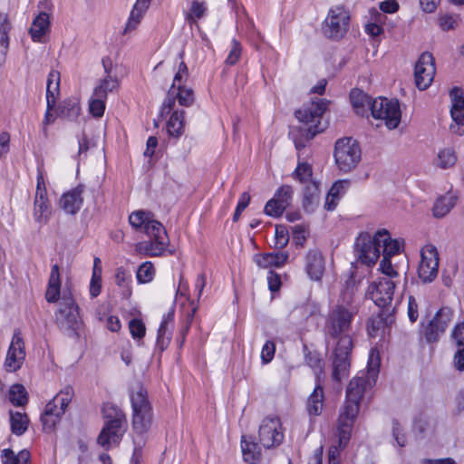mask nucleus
<instances>
[{"mask_svg": "<svg viewBox=\"0 0 464 464\" xmlns=\"http://www.w3.org/2000/svg\"><path fill=\"white\" fill-rule=\"evenodd\" d=\"M358 308L352 299L346 304L334 305L327 314L324 331L326 338L338 339L334 352L332 378L340 382L348 375L350 369V354L353 350V340L349 335Z\"/></svg>", "mask_w": 464, "mask_h": 464, "instance_id": "1", "label": "nucleus"}, {"mask_svg": "<svg viewBox=\"0 0 464 464\" xmlns=\"http://www.w3.org/2000/svg\"><path fill=\"white\" fill-rule=\"evenodd\" d=\"M380 357L376 349L370 351L366 371L359 372L346 388V400L338 417L340 446L348 444L355 418L359 412L363 394L376 382L379 374Z\"/></svg>", "mask_w": 464, "mask_h": 464, "instance_id": "2", "label": "nucleus"}, {"mask_svg": "<svg viewBox=\"0 0 464 464\" xmlns=\"http://www.w3.org/2000/svg\"><path fill=\"white\" fill-rule=\"evenodd\" d=\"M328 103L325 99L316 98L311 102L304 104L302 108L295 111V117L304 124L302 127L293 128L289 132V136L292 137L297 150L304 149L306 141L312 140L326 128V124L322 122V117L327 109Z\"/></svg>", "mask_w": 464, "mask_h": 464, "instance_id": "3", "label": "nucleus"}, {"mask_svg": "<svg viewBox=\"0 0 464 464\" xmlns=\"http://www.w3.org/2000/svg\"><path fill=\"white\" fill-rule=\"evenodd\" d=\"M390 241L394 239L385 228L377 230L373 237L368 232L361 233L355 241L354 252L357 260L368 266L374 265L380 257L381 251L383 253L385 245H390Z\"/></svg>", "mask_w": 464, "mask_h": 464, "instance_id": "4", "label": "nucleus"}, {"mask_svg": "<svg viewBox=\"0 0 464 464\" xmlns=\"http://www.w3.org/2000/svg\"><path fill=\"white\" fill-rule=\"evenodd\" d=\"M74 395L72 386L64 387L51 400L41 415V421L45 431H52L64 414Z\"/></svg>", "mask_w": 464, "mask_h": 464, "instance_id": "5", "label": "nucleus"}, {"mask_svg": "<svg viewBox=\"0 0 464 464\" xmlns=\"http://www.w3.org/2000/svg\"><path fill=\"white\" fill-rule=\"evenodd\" d=\"M130 401L133 430L139 434H143L150 430L152 423V411L147 391L140 387L136 392H132Z\"/></svg>", "mask_w": 464, "mask_h": 464, "instance_id": "6", "label": "nucleus"}, {"mask_svg": "<svg viewBox=\"0 0 464 464\" xmlns=\"http://www.w3.org/2000/svg\"><path fill=\"white\" fill-rule=\"evenodd\" d=\"M359 143L352 138L339 139L334 146V160L338 169L343 172L353 169L361 160Z\"/></svg>", "mask_w": 464, "mask_h": 464, "instance_id": "7", "label": "nucleus"}, {"mask_svg": "<svg viewBox=\"0 0 464 464\" xmlns=\"http://www.w3.org/2000/svg\"><path fill=\"white\" fill-rule=\"evenodd\" d=\"M114 415L110 416L107 420L98 436V443L108 450L112 445L120 443L124 432L126 425V417L124 413L120 411L113 409Z\"/></svg>", "mask_w": 464, "mask_h": 464, "instance_id": "8", "label": "nucleus"}, {"mask_svg": "<svg viewBox=\"0 0 464 464\" xmlns=\"http://www.w3.org/2000/svg\"><path fill=\"white\" fill-rule=\"evenodd\" d=\"M58 326L64 331L76 332L82 322L79 315V306L69 294L63 296L61 307L55 314Z\"/></svg>", "mask_w": 464, "mask_h": 464, "instance_id": "9", "label": "nucleus"}, {"mask_svg": "<svg viewBox=\"0 0 464 464\" xmlns=\"http://www.w3.org/2000/svg\"><path fill=\"white\" fill-rule=\"evenodd\" d=\"M371 113L373 118L385 121L388 129H396L401 121V109L397 100L377 98L373 100Z\"/></svg>", "mask_w": 464, "mask_h": 464, "instance_id": "10", "label": "nucleus"}, {"mask_svg": "<svg viewBox=\"0 0 464 464\" xmlns=\"http://www.w3.org/2000/svg\"><path fill=\"white\" fill-rule=\"evenodd\" d=\"M349 14L342 6L331 8L323 24L324 35L331 39L342 38L348 30Z\"/></svg>", "mask_w": 464, "mask_h": 464, "instance_id": "11", "label": "nucleus"}, {"mask_svg": "<svg viewBox=\"0 0 464 464\" xmlns=\"http://www.w3.org/2000/svg\"><path fill=\"white\" fill-rule=\"evenodd\" d=\"M394 288L395 282L382 277L370 285L368 294L376 305L382 309L389 307L394 312L395 305L392 304Z\"/></svg>", "mask_w": 464, "mask_h": 464, "instance_id": "12", "label": "nucleus"}, {"mask_svg": "<svg viewBox=\"0 0 464 464\" xmlns=\"http://www.w3.org/2000/svg\"><path fill=\"white\" fill-rule=\"evenodd\" d=\"M439 270V253L435 246L425 245L420 250V263L418 268L420 279L430 283L435 279Z\"/></svg>", "mask_w": 464, "mask_h": 464, "instance_id": "13", "label": "nucleus"}, {"mask_svg": "<svg viewBox=\"0 0 464 464\" xmlns=\"http://www.w3.org/2000/svg\"><path fill=\"white\" fill-rule=\"evenodd\" d=\"M259 441L266 449L276 447L283 442L284 434L281 421L276 417H267L259 427Z\"/></svg>", "mask_w": 464, "mask_h": 464, "instance_id": "14", "label": "nucleus"}, {"mask_svg": "<svg viewBox=\"0 0 464 464\" xmlns=\"http://www.w3.org/2000/svg\"><path fill=\"white\" fill-rule=\"evenodd\" d=\"M436 72L434 58L430 53H423L415 64L414 78L416 86L423 91L432 82Z\"/></svg>", "mask_w": 464, "mask_h": 464, "instance_id": "15", "label": "nucleus"}, {"mask_svg": "<svg viewBox=\"0 0 464 464\" xmlns=\"http://www.w3.org/2000/svg\"><path fill=\"white\" fill-rule=\"evenodd\" d=\"M294 190L289 185L281 186L275 193L273 198L265 206V213L267 216L278 218L291 205Z\"/></svg>", "mask_w": 464, "mask_h": 464, "instance_id": "16", "label": "nucleus"}, {"mask_svg": "<svg viewBox=\"0 0 464 464\" xmlns=\"http://www.w3.org/2000/svg\"><path fill=\"white\" fill-rule=\"evenodd\" d=\"M451 100L450 115L454 124L450 125V130L458 135L464 134V96L459 87H453L450 92Z\"/></svg>", "mask_w": 464, "mask_h": 464, "instance_id": "17", "label": "nucleus"}, {"mask_svg": "<svg viewBox=\"0 0 464 464\" xmlns=\"http://www.w3.org/2000/svg\"><path fill=\"white\" fill-rule=\"evenodd\" d=\"M25 358L24 344L23 338L18 334H14L9 346L5 368L7 372H13L21 368Z\"/></svg>", "mask_w": 464, "mask_h": 464, "instance_id": "18", "label": "nucleus"}, {"mask_svg": "<svg viewBox=\"0 0 464 464\" xmlns=\"http://www.w3.org/2000/svg\"><path fill=\"white\" fill-rule=\"evenodd\" d=\"M83 186L79 185L76 188L64 192L60 200L59 207L67 214L75 215L81 209L83 203Z\"/></svg>", "mask_w": 464, "mask_h": 464, "instance_id": "19", "label": "nucleus"}, {"mask_svg": "<svg viewBox=\"0 0 464 464\" xmlns=\"http://www.w3.org/2000/svg\"><path fill=\"white\" fill-rule=\"evenodd\" d=\"M393 309H382L377 315L371 317L367 324L370 337H376L384 333L386 327L392 324Z\"/></svg>", "mask_w": 464, "mask_h": 464, "instance_id": "20", "label": "nucleus"}, {"mask_svg": "<svg viewBox=\"0 0 464 464\" xmlns=\"http://www.w3.org/2000/svg\"><path fill=\"white\" fill-rule=\"evenodd\" d=\"M188 77V69L187 64L181 61L179 64V68L177 72L174 75L173 83L170 86L168 96L164 100L162 107H161V114H168L174 107L175 105V99L171 97V94L174 93V89L176 86L182 84L187 81Z\"/></svg>", "mask_w": 464, "mask_h": 464, "instance_id": "21", "label": "nucleus"}, {"mask_svg": "<svg viewBox=\"0 0 464 464\" xmlns=\"http://www.w3.org/2000/svg\"><path fill=\"white\" fill-rule=\"evenodd\" d=\"M401 250V241L399 239H394V241H390V245L386 246L383 249L382 259L380 263V270L385 276H387L388 279L392 280V278L398 277L399 274L392 266L391 263V256L398 254Z\"/></svg>", "mask_w": 464, "mask_h": 464, "instance_id": "22", "label": "nucleus"}, {"mask_svg": "<svg viewBox=\"0 0 464 464\" xmlns=\"http://www.w3.org/2000/svg\"><path fill=\"white\" fill-rule=\"evenodd\" d=\"M168 245L169 238L163 239L158 237V238H150L148 241L136 244L135 250L143 256H159L162 255Z\"/></svg>", "mask_w": 464, "mask_h": 464, "instance_id": "23", "label": "nucleus"}, {"mask_svg": "<svg viewBox=\"0 0 464 464\" xmlns=\"http://www.w3.org/2000/svg\"><path fill=\"white\" fill-rule=\"evenodd\" d=\"M305 269L312 280L321 279L324 271V264L320 251L313 249L307 253Z\"/></svg>", "mask_w": 464, "mask_h": 464, "instance_id": "24", "label": "nucleus"}, {"mask_svg": "<svg viewBox=\"0 0 464 464\" xmlns=\"http://www.w3.org/2000/svg\"><path fill=\"white\" fill-rule=\"evenodd\" d=\"M52 215V208L47 196L43 193L34 197L33 217L40 225L47 224Z\"/></svg>", "mask_w": 464, "mask_h": 464, "instance_id": "25", "label": "nucleus"}, {"mask_svg": "<svg viewBox=\"0 0 464 464\" xmlns=\"http://www.w3.org/2000/svg\"><path fill=\"white\" fill-rule=\"evenodd\" d=\"M50 31V17L46 12H40L34 19L29 34L34 42H43L44 36Z\"/></svg>", "mask_w": 464, "mask_h": 464, "instance_id": "26", "label": "nucleus"}, {"mask_svg": "<svg viewBox=\"0 0 464 464\" xmlns=\"http://www.w3.org/2000/svg\"><path fill=\"white\" fill-rule=\"evenodd\" d=\"M151 0H137L124 28L123 34H126L137 28L140 24L143 14L149 8Z\"/></svg>", "mask_w": 464, "mask_h": 464, "instance_id": "27", "label": "nucleus"}, {"mask_svg": "<svg viewBox=\"0 0 464 464\" xmlns=\"http://www.w3.org/2000/svg\"><path fill=\"white\" fill-rule=\"evenodd\" d=\"M349 185L350 182L347 179L334 182L326 196L324 208L327 210H334L341 197L346 192Z\"/></svg>", "mask_w": 464, "mask_h": 464, "instance_id": "28", "label": "nucleus"}, {"mask_svg": "<svg viewBox=\"0 0 464 464\" xmlns=\"http://www.w3.org/2000/svg\"><path fill=\"white\" fill-rule=\"evenodd\" d=\"M350 100L357 114L363 116L368 111H372L373 100L362 91L353 90L350 93Z\"/></svg>", "mask_w": 464, "mask_h": 464, "instance_id": "29", "label": "nucleus"}, {"mask_svg": "<svg viewBox=\"0 0 464 464\" xmlns=\"http://www.w3.org/2000/svg\"><path fill=\"white\" fill-rule=\"evenodd\" d=\"M61 289V280L59 266L57 264L53 265L51 269V274L48 281V287L45 293V298L48 303H55L59 300Z\"/></svg>", "mask_w": 464, "mask_h": 464, "instance_id": "30", "label": "nucleus"}, {"mask_svg": "<svg viewBox=\"0 0 464 464\" xmlns=\"http://www.w3.org/2000/svg\"><path fill=\"white\" fill-rule=\"evenodd\" d=\"M288 254L282 252L267 253L256 257V262L259 267H280L285 264Z\"/></svg>", "mask_w": 464, "mask_h": 464, "instance_id": "31", "label": "nucleus"}, {"mask_svg": "<svg viewBox=\"0 0 464 464\" xmlns=\"http://www.w3.org/2000/svg\"><path fill=\"white\" fill-rule=\"evenodd\" d=\"M324 405V389L322 382H316L314 392L307 400V411L311 416H318Z\"/></svg>", "mask_w": 464, "mask_h": 464, "instance_id": "32", "label": "nucleus"}, {"mask_svg": "<svg viewBox=\"0 0 464 464\" xmlns=\"http://www.w3.org/2000/svg\"><path fill=\"white\" fill-rule=\"evenodd\" d=\"M319 205V185L312 182L304 188L303 208L307 213H312Z\"/></svg>", "mask_w": 464, "mask_h": 464, "instance_id": "33", "label": "nucleus"}, {"mask_svg": "<svg viewBox=\"0 0 464 464\" xmlns=\"http://www.w3.org/2000/svg\"><path fill=\"white\" fill-rule=\"evenodd\" d=\"M12 26L6 14H0V65L5 61L6 52L9 47V32Z\"/></svg>", "mask_w": 464, "mask_h": 464, "instance_id": "34", "label": "nucleus"}, {"mask_svg": "<svg viewBox=\"0 0 464 464\" xmlns=\"http://www.w3.org/2000/svg\"><path fill=\"white\" fill-rule=\"evenodd\" d=\"M457 197L452 193H447L440 197L433 207V215L435 218H440L445 217L454 208Z\"/></svg>", "mask_w": 464, "mask_h": 464, "instance_id": "35", "label": "nucleus"}, {"mask_svg": "<svg viewBox=\"0 0 464 464\" xmlns=\"http://www.w3.org/2000/svg\"><path fill=\"white\" fill-rule=\"evenodd\" d=\"M185 111H174L167 122V131L169 136L174 138L180 137L184 132Z\"/></svg>", "mask_w": 464, "mask_h": 464, "instance_id": "36", "label": "nucleus"}, {"mask_svg": "<svg viewBox=\"0 0 464 464\" xmlns=\"http://www.w3.org/2000/svg\"><path fill=\"white\" fill-rule=\"evenodd\" d=\"M241 449L244 460L249 464H256L260 458L258 445L250 439L248 440L246 436H242Z\"/></svg>", "mask_w": 464, "mask_h": 464, "instance_id": "37", "label": "nucleus"}, {"mask_svg": "<svg viewBox=\"0 0 464 464\" xmlns=\"http://www.w3.org/2000/svg\"><path fill=\"white\" fill-rule=\"evenodd\" d=\"M306 364L314 371L315 382H322V376L324 370V362L316 352H308L305 354Z\"/></svg>", "mask_w": 464, "mask_h": 464, "instance_id": "38", "label": "nucleus"}, {"mask_svg": "<svg viewBox=\"0 0 464 464\" xmlns=\"http://www.w3.org/2000/svg\"><path fill=\"white\" fill-rule=\"evenodd\" d=\"M171 97H173L175 101L178 100L179 105L185 107H190L195 102L193 90L182 84L176 86Z\"/></svg>", "mask_w": 464, "mask_h": 464, "instance_id": "39", "label": "nucleus"}, {"mask_svg": "<svg viewBox=\"0 0 464 464\" xmlns=\"http://www.w3.org/2000/svg\"><path fill=\"white\" fill-rule=\"evenodd\" d=\"M3 464H28L30 453L26 450H21L17 455L10 449L2 451Z\"/></svg>", "mask_w": 464, "mask_h": 464, "instance_id": "40", "label": "nucleus"}, {"mask_svg": "<svg viewBox=\"0 0 464 464\" xmlns=\"http://www.w3.org/2000/svg\"><path fill=\"white\" fill-rule=\"evenodd\" d=\"M460 22V16L457 14H440L437 18L439 27L444 32L455 30L459 27Z\"/></svg>", "mask_w": 464, "mask_h": 464, "instance_id": "41", "label": "nucleus"}, {"mask_svg": "<svg viewBox=\"0 0 464 464\" xmlns=\"http://www.w3.org/2000/svg\"><path fill=\"white\" fill-rule=\"evenodd\" d=\"M28 419L25 414L20 412H10V423L12 432L15 435H22L25 432L28 426Z\"/></svg>", "mask_w": 464, "mask_h": 464, "instance_id": "42", "label": "nucleus"}, {"mask_svg": "<svg viewBox=\"0 0 464 464\" xmlns=\"http://www.w3.org/2000/svg\"><path fill=\"white\" fill-rule=\"evenodd\" d=\"M454 312L448 306L441 307L430 320L435 323L437 326L441 328L444 332L453 319Z\"/></svg>", "mask_w": 464, "mask_h": 464, "instance_id": "43", "label": "nucleus"}, {"mask_svg": "<svg viewBox=\"0 0 464 464\" xmlns=\"http://www.w3.org/2000/svg\"><path fill=\"white\" fill-rule=\"evenodd\" d=\"M60 116L73 121L80 115L81 107L75 100H66L60 106Z\"/></svg>", "mask_w": 464, "mask_h": 464, "instance_id": "44", "label": "nucleus"}, {"mask_svg": "<svg viewBox=\"0 0 464 464\" xmlns=\"http://www.w3.org/2000/svg\"><path fill=\"white\" fill-rule=\"evenodd\" d=\"M119 87V82L116 77L107 75L100 84L94 89V95L107 98L109 92H113Z\"/></svg>", "mask_w": 464, "mask_h": 464, "instance_id": "45", "label": "nucleus"}, {"mask_svg": "<svg viewBox=\"0 0 464 464\" xmlns=\"http://www.w3.org/2000/svg\"><path fill=\"white\" fill-rule=\"evenodd\" d=\"M143 230L150 238H158V237L163 239L169 238L163 225L155 220L153 217L150 221H147V225Z\"/></svg>", "mask_w": 464, "mask_h": 464, "instance_id": "46", "label": "nucleus"}, {"mask_svg": "<svg viewBox=\"0 0 464 464\" xmlns=\"http://www.w3.org/2000/svg\"><path fill=\"white\" fill-rule=\"evenodd\" d=\"M9 400L15 406H24L27 403V392L22 384H14L10 388Z\"/></svg>", "mask_w": 464, "mask_h": 464, "instance_id": "47", "label": "nucleus"}, {"mask_svg": "<svg viewBox=\"0 0 464 464\" xmlns=\"http://www.w3.org/2000/svg\"><path fill=\"white\" fill-rule=\"evenodd\" d=\"M152 214L144 210H137L129 216V222L135 229L145 228L147 221L152 218Z\"/></svg>", "mask_w": 464, "mask_h": 464, "instance_id": "48", "label": "nucleus"}, {"mask_svg": "<svg viewBox=\"0 0 464 464\" xmlns=\"http://www.w3.org/2000/svg\"><path fill=\"white\" fill-rule=\"evenodd\" d=\"M457 158L454 151L450 149H444L439 151L436 164L440 169H449L456 163Z\"/></svg>", "mask_w": 464, "mask_h": 464, "instance_id": "49", "label": "nucleus"}, {"mask_svg": "<svg viewBox=\"0 0 464 464\" xmlns=\"http://www.w3.org/2000/svg\"><path fill=\"white\" fill-rule=\"evenodd\" d=\"M444 333L445 332L441 328L437 326L435 324V323H432L431 321H430L423 327V330H422V334H423L426 342L429 343H437L440 340V338L441 337V335L444 334Z\"/></svg>", "mask_w": 464, "mask_h": 464, "instance_id": "50", "label": "nucleus"}, {"mask_svg": "<svg viewBox=\"0 0 464 464\" xmlns=\"http://www.w3.org/2000/svg\"><path fill=\"white\" fill-rule=\"evenodd\" d=\"M60 91V72L52 70L48 74L46 96L57 98Z\"/></svg>", "mask_w": 464, "mask_h": 464, "instance_id": "51", "label": "nucleus"}, {"mask_svg": "<svg viewBox=\"0 0 464 464\" xmlns=\"http://www.w3.org/2000/svg\"><path fill=\"white\" fill-rule=\"evenodd\" d=\"M155 274V269L151 262H144L137 271V280L140 283L150 282Z\"/></svg>", "mask_w": 464, "mask_h": 464, "instance_id": "52", "label": "nucleus"}, {"mask_svg": "<svg viewBox=\"0 0 464 464\" xmlns=\"http://www.w3.org/2000/svg\"><path fill=\"white\" fill-rule=\"evenodd\" d=\"M105 97H100L94 95L90 101L89 111L90 113L96 118H100L103 115L105 110Z\"/></svg>", "mask_w": 464, "mask_h": 464, "instance_id": "53", "label": "nucleus"}, {"mask_svg": "<svg viewBox=\"0 0 464 464\" xmlns=\"http://www.w3.org/2000/svg\"><path fill=\"white\" fill-rule=\"evenodd\" d=\"M170 331L169 326H167V322H161L160 328L158 330V336H157V344L158 346L163 350L165 349L169 342H170Z\"/></svg>", "mask_w": 464, "mask_h": 464, "instance_id": "54", "label": "nucleus"}, {"mask_svg": "<svg viewBox=\"0 0 464 464\" xmlns=\"http://www.w3.org/2000/svg\"><path fill=\"white\" fill-rule=\"evenodd\" d=\"M129 329L131 336L137 340L142 339L146 333V327L143 322L136 318L129 322Z\"/></svg>", "mask_w": 464, "mask_h": 464, "instance_id": "55", "label": "nucleus"}, {"mask_svg": "<svg viewBox=\"0 0 464 464\" xmlns=\"http://www.w3.org/2000/svg\"><path fill=\"white\" fill-rule=\"evenodd\" d=\"M241 53H242L241 44L237 40L233 39L231 42V49H230L229 53L226 59V63L228 65L236 64L241 56Z\"/></svg>", "mask_w": 464, "mask_h": 464, "instance_id": "56", "label": "nucleus"}, {"mask_svg": "<svg viewBox=\"0 0 464 464\" xmlns=\"http://www.w3.org/2000/svg\"><path fill=\"white\" fill-rule=\"evenodd\" d=\"M294 176L296 179H298L300 182H305L307 181L311 176H312V168L307 163H298L295 172Z\"/></svg>", "mask_w": 464, "mask_h": 464, "instance_id": "57", "label": "nucleus"}, {"mask_svg": "<svg viewBox=\"0 0 464 464\" xmlns=\"http://www.w3.org/2000/svg\"><path fill=\"white\" fill-rule=\"evenodd\" d=\"M250 199L251 197L247 192H244L241 194L233 216L234 222H237L239 219L242 212L248 207Z\"/></svg>", "mask_w": 464, "mask_h": 464, "instance_id": "58", "label": "nucleus"}, {"mask_svg": "<svg viewBox=\"0 0 464 464\" xmlns=\"http://www.w3.org/2000/svg\"><path fill=\"white\" fill-rule=\"evenodd\" d=\"M276 353V344L272 341H266L262 347L261 360L263 363L266 364L270 362Z\"/></svg>", "mask_w": 464, "mask_h": 464, "instance_id": "59", "label": "nucleus"}, {"mask_svg": "<svg viewBox=\"0 0 464 464\" xmlns=\"http://www.w3.org/2000/svg\"><path fill=\"white\" fill-rule=\"evenodd\" d=\"M456 346H464V323L458 324L451 333Z\"/></svg>", "mask_w": 464, "mask_h": 464, "instance_id": "60", "label": "nucleus"}, {"mask_svg": "<svg viewBox=\"0 0 464 464\" xmlns=\"http://www.w3.org/2000/svg\"><path fill=\"white\" fill-rule=\"evenodd\" d=\"M392 435L394 437L395 441L400 447H404L406 444V440L404 434L401 432V428L400 423L397 420L392 421Z\"/></svg>", "mask_w": 464, "mask_h": 464, "instance_id": "61", "label": "nucleus"}, {"mask_svg": "<svg viewBox=\"0 0 464 464\" xmlns=\"http://www.w3.org/2000/svg\"><path fill=\"white\" fill-rule=\"evenodd\" d=\"M408 316L411 323L416 322L419 316L418 304L413 296H410L408 300Z\"/></svg>", "mask_w": 464, "mask_h": 464, "instance_id": "62", "label": "nucleus"}, {"mask_svg": "<svg viewBox=\"0 0 464 464\" xmlns=\"http://www.w3.org/2000/svg\"><path fill=\"white\" fill-rule=\"evenodd\" d=\"M207 7L204 3L194 1L190 9V15L199 19L204 16Z\"/></svg>", "mask_w": 464, "mask_h": 464, "instance_id": "63", "label": "nucleus"}, {"mask_svg": "<svg viewBox=\"0 0 464 464\" xmlns=\"http://www.w3.org/2000/svg\"><path fill=\"white\" fill-rule=\"evenodd\" d=\"M453 362L456 369L464 371V346H457V351L453 357Z\"/></svg>", "mask_w": 464, "mask_h": 464, "instance_id": "64", "label": "nucleus"}]
</instances>
